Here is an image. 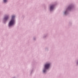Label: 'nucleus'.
<instances>
[{
  "label": "nucleus",
  "instance_id": "1",
  "mask_svg": "<svg viewBox=\"0 0 78 78\" xmlns=\"http://www.w3.org/2000/svg\"><path fill=\"white\" fill-rule=\"evenodd\" d=\"M15 17V16H12V20H11L10 22L9 23V27H11V26H12L14 24V18Z\"/></svg>",
  "mask_w": 78,
  "mask_h": 78
},
{
  "label": "nucleus",
  "instance_id": "2",
  "mask_svg": "<svg viewBox=\"0 0 78 78\" xmlns=\"http://www.w3.org/2000/svg\"><path fill=\"white\" fill-rule=\"evenodd\" d=\"M50 64L49 63L45 65V68L46 69H48L49 68Z\"/></svg>",
  "mask_w": 78,
  "mask_h": 78
},
{
  "label": "nucleus",
  "instance_id": "3",
  "mask_svg": "<svg viewBox=\"0 0 78 78\" xmlns=\"http://www.w3.org/2000/svg\"><path fill=\"white\" fill-rule=\"evenodd\" d=\"M54 8V5H51L50 7V9L51 10H52L53 9V8Z\"/></svg>",
  "mask_w": 78,
  "mask_h": 78
},
{
  "label": "nucleus",
  "instance_id": "4",
  "mask_svg": "<svg viewBox=\"0 0 78 78\" xmlns=\"http://www.w3.org/2000/svg\"><path fill=\"white\" fill-rule=\"evenodd\" d=\"M8 18H9V17H8V16H6L4 18V20H7V19H8Z\"/></svg>",
  "mask_w": 78,
  "mask_h": 78
},
{
  "label": "nucleus",
  "instance_id": "5",
  "mask_svg": "<svg viewBox=\"0 0 78 78\" xmlns=\"http://www.w3.org/2000/svg\"><path fill=\"white\" fill-rule=\"evenodd\" d=\"M4 2L5 3V2H7V0H4Z\"/></svg>",
  "mask_w": 78,
  "mask_h": 78
},
{
  "label": "nucleus",
  "instance_id": "6",
  "mask_svg": "<svg viewBox=\"0 0 78 78\" xmlns=\"http://www.w3.org/2000/svg\"><path fill=\"white\" fill-rule=\"evenodd\" d=\"M43 72H44V73L45 72V70H43Z\"/></svg>",
  "mask_w": 78,
  "mask_h": 78
},
{
  "label": "nucleus",
  "instance_id": "7",
  "mask_svg": "<svg viewBox=\"0 0 78 78\" xmlns=\"http://www.w3.org/2000/svg\"><path fill=\"white\" fill-rule=\"evenodd\" d=\"M65 14H66V12H65Z\"/></svg>",
  "mask_w": 78,
  "mask_h": 78
}]
</instances>
